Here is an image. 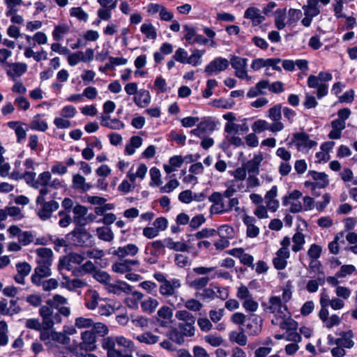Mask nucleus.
<instances>
[{
    "instance_id": "17",
    "label": "nucleus",
    "mask_w": 357,
    "mask_h": 357,
    "mask_svg": "<svg viewBox=\"0 0 357 357\" xmlns=\"http://www.w3.org/2000/svg\"><path fill=\"white\" fill-rule=\"evenodd\" d=\"M17 273L15 275V281L21 284H24V278L27 276L31 270V266L27 262H20L16 264Z\"/></svg>"
},
{
    "instance_id": "49",
    "label": "nucleus",
    "mask_w": 357,
    "mask_h": 357,
    "mask_svg": "<svg viewBox=\"0 0 357 357\" xmlns=\"http://www.w3.org/2000/svg\"><path fill=\"white\" fill-rule=\"evenodd\" d=\"M4 3L7 7L6 15L9 17L11 14H15V10H17L16 7L22 5L23 0H4Z\"/></svg>"
},
{
    "instance_id": "29",
    "label": "nucleus",
    "mask_w": 357,
    "mask_h": 357,
    "mask_svg": "<svg viewBox=\"0 0 357 357\" xmlns=\"http://www.w3.org/2000/svg\"><path fill=\"white\" fill-rule=\"evenodd\" d=\"M167 336L170 340L179 345L183 344L185 342V336L178 328L173 327L169 329L167 333Z\"/></svg>"
},
{
    "instance_id": "59",
    "label": "nucleus",
    "mask_w": 357,
    "mask_h": 357,
    "mask_svg": "<svg viewBox=\"0 0 357 357\" xmlns=\"http://www.w3.org/2000/svg\"><path fill=\"white\" fill-rule=\"evenodd\" d=\"M322 248L317 244H312L307 251V255L311 259H318L321 254Z\"/></svg>"
},
{
    "instance_id": "41",
    "label": "nucleus",
    "mask_w": 357,
    "mask_h": 357,
    "mask_svg": "<svg viewBox=\"0 0 357 357\" xmlns=\"http://www.w3.org/2000/svg\"><path fill=\"white\" fill-rule=\"evenodd\" d=\"M109 292L119 295L122 291L129 293L131 291V287L126 282H121V284H110L108 287Z\"/></svg>"
},
{
    "instance_id": "45",
    "label": "nucleus",
    "mask_w": 357,
    "mask_h": 357,
    "mask_svg": "<svg viewBox=\"0 0 357 357\" xmlns=\"http://www.w3.org/2000/svg\"><path fill=\"white\" fill-rule=\"evenodd\" d=\"M140 30L146 38L150 39H155L157 38V32L152 24H142Z\"/></svg>"
},
{
    "instance_id": "44",
    "label": "nucleus",
    "mask_w": 357,
    "mask_h": 357,
    "mask_svg": "<svg viewBox=\"0 0 357 357\" xmlns=\"http://www.w3.org/2000/svg\"><path fill=\"white\" fill-rule=\"evenodd\" d=\"M199 129L203 132L204 135L206 134H210L213 132L215 128V123L213 121L210 119H206L198 123Z\"/></svg>"
},
{
    "instance_id": "31",
    "label": "nucleus",
    "mask_w": 357,
    "mask_h": 357,
    "mask_svg": "<svg viewBox=\"0 0 357 357\" xmlns=\"http://www.w3.org/2000/svg\"><path fill=\"white\" fill-rule=\"evenodd\" d=\"M40 114L36 115L30 122L29 127L31 130L45 132L48 128L47 123L40 119Z\"/></svg>"
},
{
    "instance_id": "36",
    "label": "nucleus",
    "mask_w": 357,
    "mask_h": 357,
    "mask_svg": "<svg viewBox=\"0 0 357 357\" xmlns=\"http://www.w3.org/2000/svg\"><path fill=\"white\" fill-rule=\"evenodd\" d=\"M229 338L231 342H236L241 346L247 344V336L243 332L231 331L229 333Z\"/></svg>"
},
{
    "instance_id": "54",
    "label": "nucleus",
    "mask_w": 357,
    "mask_h": 357,
    "mask_svg": "<svg viewBox=\"0 0 357 357\" xmlns=\"http://www.w3.org/2000/svg\"><path fill=\"white\" fill-rule=\"evenodd\" d=\"M33 241L34 236L32 232L29 231H22L18 238L19 243L22 245H27L33 242Z\"/></svg>"
},
{
    "instance_id": "23",
    "label": "nucleus",
    "mask_w": 357,
    "mask_h": 357,
    "mask_svg": "<svg viewBox=\"0 0 357 357\" xmlns=\"http://www.w3.org/2000/svg\"><path fill=\"white\" fill-rule=\"evenodd\" d=\"M133 100L138 107H146L151 102L149 91L146 89H140L137 95L134 96Z\"/></svg>"
},
{
    "instance_id": "19",
    "label": "nucleus",
    "mask_w": 357,
    "mask_h": 357,
    "mask_svg": "<svg viewBox=\"0 0 357 357\" xmlns=\"http://www.w3.org/2000/svg\"><path fill=\"white\" fill-rule=\"evenodd\" d=\"M116 338L112 337H107L102 340V347L104 349L107 350V357H118L119 350L116 349Z\"/></svg>"
},
{
    "instance_id": "6",
    "label": "nucleus",
    "mask_w": 357,
    "mask_h": 357,
    "mask_svg": "<svg viewBox=\"0 0 357 357\" xmlns=\"http://www.w3.org/2000/svg\"><path fill=\"white\" fill-rule=\"evenodd\" d=\"M36 204L40 206L36 213L42 220L50 219L52 215V213L59 208V204L54 200L43 201Z\"/></svg>"
},
{
    "instance_id": "13",
    "label": "nucleus",
    "mask_w": 357,
    "mask_h": 357,
    "mask_svg": "<svg viewBox=\"0 0 357 357\" xmlns=\"http://www.w3.org/2000/svg\"><path fill=\"white\" fill-rule=\"evenodd\" d=\"M308 175L310 176L316 182L312 184V195L318 197V194H315V190L317 188H324L329 184L328 176L324 172H318L314 170L308 172Z\"/></svg>"
},
{
    "instance_id": "34",
    "label": "nucleus",
    "mask_w": 357,
    "mask_h": 357,
    "mask_svg": "<svg viewBox=\"0 0 357 357\" xmlns=\"http://www.w3.org/2000/svg\"><path fill=\"white\" fill-rule=\"evenodd\" d=\"M165 243L169 249L174 250L175 251L185 252L187 251L188 248V245L185 243L181 241L174 242L169 238H165Z\"/></svg>"
},
{
    "instance_id": "4",
    "label": "nucleus",
    "mask_w": 357,
    "mask_h": 357,
    "mask_svg": "<svg viewBox=\"0 0 357 357\" xmlns=\"http://www.w3.org/2000/svg\"><path fill=\"white\" fill-rule=\"evenodd\" d=\"M75 245L78 246L90 247L94 244L92 235L85 229L76 228L68 234Z\"/></svg>"
},
{
    "instance_id": "38",
    "label": "nucleus",
    "mask_w": 357,
    "mask_h": 357,
    "mask_svg": "<svg viewBox=\"0 0 357 357\" xmlns=\"http://www.w3.org/2000/svg\"><path fill=\"white\" fill-rule=\"evenodd\" d=\"M70 31V27L68 25L66 24H59L55 26L52 36L54 40H61L63 36L68 33Z\"/></svg>"
},
{
    "instance_id": "48",
    "label": "nucleus",
    "mask_w": 357,
    "mask_h": 357,
    "mask_svg": "<svg viewBox=\"0 0 357 357\" xmlns=\"http://www.w3.org/2000/svg\"><path fill=\"white\" fill-rule=\"evenodd\" d=\"M217 234L220 237H225L227 239L231 240L234 238V231L233 227L225 225L218 228Z\"/></svg>"
},
{
    "instance_id": "16",
    "label": "nucleus",
    "mask_w": 357,
    "mask_h": 357,
    "mask_svg": "<svg viewBox=\"0 0 357 357\" xmlns=\"http://www.w3.org/2000/svg\"><path fill=\"white\" fill-rule=\"evenodd\" d=\"M243 222L246 226V235L249 238H255L259 234V228L255 225L256 219L248 215H245L243 218Z\"/></svg>"
},
{
    "instance_id": "11",
    "label": "nucleus",
    "mask_w": 357,
    "mask_h": 357,
    "mask_svg": "<svg viewBox=\"0 0 357 357\" xmlns=\"http://www.w3.org/2000/svg\"><path fill=\"white\" fill-rule=\"evenodd\" d=\"M229 61L227 59L217 57L205 67L204 71L208 75L218 74L226 70L229 67Z\"/></svg>"
},
{
    "instance_id": "61",
    "label": "nucleus",
    "mask_w": 357,
    "mask_h": 357,
    "mask_svg": "<svg viewBox=\"0 0 357 357\" xmlns=\"http://www.w3.org/2000/svg\"><path fill=\"white\" fill-rule=\"evenodd\" d=\"M173 58L176 61L185 64V63H187V61L188 59V54L185 50H184L183 48L179 47L175 52V53L173 56Z\"/></svg>"
},
{
    "instance_id": "52",
    "label": "nucleus",
    "mask_w": 357,
    "mask_h": 357,
    "mask_svg": "<svg viewBox=\"0 0 357 357\" xmlns=\"http://www.w3.org/2000/svg\"><path fill=\"white\" fill-rule=\"evenodd\" d=\"M80 61L86 62V59L82 52L72 53L68 57V63L71 66L77 65Z\"/></svg>"
},
{
    "instance_id": "46",
    "label": "nucleus",
    "mask_w": 357,
    "mask_h": 357,
    "mask_svg": "<svg viewBox=\"0 0 357 357\" xmlns=\"http://www.w3.org/2000/svg\"><path fill=\"white\" fill-rule=\"evenodd\" d=\"M100 299L99 294L96 291H93L89 294L86 306L89 310H94L98 307Z\"/></svg>"
},
{
    "instance_id": "12",
    "label": "nucleus",
    "mask_w": 357,
    "mask_h": 357,
    "mask_svg": "<svg viewBox=\"0 0 357 357\" xmlns=\"http://www.w3.org/2000/svg\"><path fill=\"white\" fill-rule=\"evenodd\" d=\"M114 262L112 270L116 273L124 274L132 271L133 266H138L139 261L137 259H123Z\"/></svg>"
},
{
    "instance_id": "7",
    "label": "nucleus",
    "mask_w": 357,
    "mask_h": 357,
    "mask_svg": "<svg viewBox=\"0 0 357 357\" xmlns=\"http://www.w3.org/2000/svg\"><path fill=\"white\" fill-rule=\"evenodd\" d=\"M248 59L242 58L237 56H232L230 59L231 67L235 70V75L241 79H248V75L247 73Z\"/></svg>"
},
{
    "instance_id": "39",
    "label": "nucleus",
    "mask_w": 357,
    "mask_h": 357,
    "mask_svg": "<svg viewBox=\"0 0 357 357\" xmlns=\"http://www.w3.org/2000/svg\"><path fill=\"white\" fill-rule=\"evenodd\" d=\"M211 278L208 276L196 278L189 282V286L196 290H200L205 288Z\"/></svg>"
},
{
    "instance_id": "56",
    "label": "nucleus",
    "mask_w": 357,
    "mask_h": 357,
    "mask_svg": "<svg viewBox=\"0 0 357 357\" xmlns=\"http://www.w3.org/2000/svg\"><path fill=\"white\" fill-rule=\"evenodd\" d=\"M91 331H93L94 335L97 334L100 337H103L108 333L109 330L105 324L98 322L96 324L93 323V328Z\"/></svg>"
},
{
    "instance_id": "3",
    "label": "nucleus",
    "mask_w": 357,
    "mask_h": 357,
    "mask_svg": "<svg viewBox=\"0 0 357 357\" xmlns=\"http://www.w3.org/2000/svg\"><path fill=\"white\" fill-rule=\"evenodd\" d=\"M261 306L266 313L274 314L275 317H284L288 316L289 310L285 304L282 303L279 296H271L267 302H263Z\"/></svg>"
},
{
    "instance_id": "30",
    "label": "nucleus",
    "mask_w": 357,
    "mask_h": 357,
    "mask_svg": "<svg viewBox=\"0 0 357 357\" xmlns=\"http://www.w3.org/2000/svg\"><path fill=\"white\" fill-rule=\"evenodd\" d=\"M175 317L178 320L182 321L181 324H195L196 321L195 317L185 310L177 311Z\"/></svg>"
},
{
    "instance_id": "50",
    "label": "nucleus",
    "mask_w": 357,
    "mask_h": 357,
    "mask_svg": "<svg viewBox=\"0 0 357 357\" xmlns=\"http://www.w3.org/2000/svg\"><path fill=\"white\" fill-rule=\"evenodd\" d=\"M8 325L6 321H0V346H5L8 344Z\"/></svg>"
},
{
    "instance_id": "64",
    "label": "nucleus",
    "mask_w": 357,
    "mask_h": 357,
    "mask_svg": "<svg viewBox=\"0 0 357 357\" xmlns=\"http://www.w3.org/2000/svg\"><path fill=\"white\" fill-rule=\"evenodd\" d=\"M205 341L213 347H218L223 342V339L221 336L210 334L204 337Z\"/></svg>"
},
{
    "instance_id": "8",
    "label": "nucleus",
    "mask_w": 357,
    "mask_h": 357,
    "mask_svg": "<svg viewBox=\"0 0 357 357\" xmlns=\"http://www.w3.org/2000/svg\"><path fill=\"white\" fill-rule=\"evenodd\" d=\"M139 252V248L132 243H129L124 246H120L117 248H112L109 253L119 259H126L127 257H134Z\"/></svg>"
},
{
    "instance_id": "27",
    "label": "nucleus",
    "mask_w": 357,
    "mask_h": 357,
    "mask_svg": "<svg viewBox=\"0 0 357 357\" xmlns=\"http://www.w3.org/2000/svg\"><path fill=\"white\" fill-rule=\"evenodd\" d=\"M159 305V302L155 298L149 297L146 299L142 301L141 307L143 312L151 314L153 313Z\"/></svg>"
},
{
    "instance_id": "40",
    "label": "nucleus",
    "mask_w": 357,
    "mask_h": 357,
    "mask_svg": "<svg viewBox=\"0 0 357 357\" xmlns=\"http://www.w3.org/2000/svg\"><path fill=\"white\" fill-rule=\"evenodd\" d=\"M204 50L195 49L192 50V54L188 56L187 63L197 66L201 63V59L204 54Z\"/></svg>"
},
{
    "instance_id": "53",
    "label": "nucleus",
    "mask_w": 357,
    "mask_h": 357,
    "mask_svg": "<svg viewBox=\"0 0 357 357\" xmlns=\"http://www.w3.org/2000/svg\"><path fill=\"white\" fill-rule=\"evenodd\" d=\"M71 16L75 17L79 20L86 22L89 18L88 14L81 7H74L70 10Z\"/></svg>"
},
{
    "instance_id": "47",
    "label": "nucleus",
    "mask_w": 357,
    "mask_h": 357,
    "mask_svg": "<svg viewBox=\"0 0 357 357\" xmlns=\"http://www.w3.org/2000/svg\"><path fill=\"white\" fill-rule=\"evenodd\" d=\"M6 211L7 212L8 216L11 217L13 220H20L24 218L22 210L18 206H6Z\"/></svg>"
},
{
    "instance_id": "26",
    "label": "nucleus",
    "mask_w": 357,
    "mask_h": 357,
    "mask_svg": "<svg viewBox=\"0 0 357 357\" xmlns=\"http://www.w3.org/2000/svg\"><path fill=\"white\" fill-rule=\"evenodd\" d=\"M261 161V158L258 155H255L252 160H249L245 165V169L248 175L250 174H259V165Z\"/></svg>"
},
{
    "instance_id": "51",
    "label": "nucleus",
    "mask_w": 357,
    "mask_h": 357,
    "mask_svg": "<svg viewBox=\"0 0 357 357\" xmlns=\"http://www.w3.org/2000/svg\"><path fill=\"white\" fill-rule=\"evenodd\" d=\"M178 328L185 337H192L195 335V324H178Z\"/></svg>"
},
{
    "instance_id": "20",
    "label": "nucleus",
    "mask_w": 357,
    "mask_h": 357,
    "mask_svg": "<svg viewBox=\"0 0 357 357\" xmlns=\"http://www.w3.org/2000/svg\"><path fill=\"white\" fill-rule=\"evenodd\" d=\"M63 280L61 281V285L62 287H65L70 291H74L76 289L82 288L87 285V283L80 279L75 278L70 279L68 277H63Z\"/></svg>"
},
{
    "instance_id": "32",
    "label": "nucleus",
    "mask_w": 357,
    "mask_h": 357,
    "mask_svg": "<svg viewBox=\"0 0 357 357\" xmlns=\"http://www.w3.org/2000/svg\"><path fill=\"white\" fill-rule=\"evenodd\" d=\"M280 318L281 324H280V327L282 329H285L287 331H296L298 323L291 318L289 312L288 316Z\"/></svg>"
},
{
    "instance_id": "28",
    "label": "nucleus",
    "mask_w": 357,
    "mask_h": 357,
    "mask_svg": "<svg viewBox=\"0 0 357 357\" xmlns=\"http://www.w3.org/2000/svg\"><path fill=\"white\" fill-rule=\"evenodd\" d=\"M98 238L103 241L111 242L114 238L112 229L108 227H100L96 229Z\"/></svg>"
},
{
    "instance_id": "37",
    "label": "nucleus",
    "mask_w": 357,
    "mask_h": 357,
    "mask_svg": "<svg viewBox=\"0 0 357 357\" xmlns=\"http://www.w3.org/2000/svg\"><path fill=\"white\" fill-rule=\"evenodd\" d=\"M294 245L292 246V250L295 252H298L303 249V246L305 242V236L299 231H297L292 238Z\"/></svg>"
},
{
    "instance_id": "60",
    "label": "nucleus",
    "mask_w": 357,
    "mask_h": 357,
    "mask_svg": "<svg viewBox=\"0 0 357 357\" xmlns=\"http://www.w3.org/2000/svg\"><path fill=\"white\" fill-rule=\"evenodd\" d=\"M303 13L301 10L290 8L288 11L289 19L287 23L292 24L298 22L302 17Z\"/></svg>"
},
{
    "instance_id": "55",
    "label": "nucleus",
    "mask_w": 357,
    "mask_h": 357,
    "mask_svg": "<svg viewBox=\"0 0 357 357\" xmlns=\"http://www.w3.org/2000/svg\"><path fill=\"white\" fill-rule=\"evenodd\" d=\"M281 110H282L281 105H280V104L276 105L268 109V116L272 121L280 120L282 118Z\"/></svg>"
},
{
    "instance_id": "58",
    "label": "nucleus",
    "mask_w": 357,
    "mask_h": 357,
    "mask_svg": "<svg viewBox=\"0 0 357 357\" xmlns=\"http://www.w3.org/2000/svg\"><path fill=\"white\" fill-rule=\"evenodd\" d=\"M93 277L98 282L102 284H108L111 280V278L107 272L100 270L96 271L93 273Z\"/></svg>"
},
{
    "instance_id": "14",
    "label": "nucleus",
    "mask_w": 357,
    "mask_h": 357,
    "mask_svg": "<svg viewBox=\"0 0 357 357\" xmlns=\"http://www.w3.org/2000/svg\"><path fill=\"white\" fill-rule=\"evenodd\" d=\"M82 342L79 344L80 348L86 351H93L96 348V339L93 331H85L81 334Z\"/></svg>"
},
{
    "instance_id": "18",
    "label": "nucleus",
    "mask_w": 357,
    "mask_h": 357,
    "mask_svg": "<svg viewBox=\"0 0 357 357\" xmlns=\"http://www.w3.org/2000/svg\"><path fill=\"white\" fill-rule=\"evenodd\" d=\"M71 188L76 190L87 192L92 188V185L86 182V178L83 176L77 174L73 176Z\"/></svg>"
},
{
    "instance_id": "22",
    "label": "nucleus",
    "mask_w": 357,
    "mask_h": 357,
    "mask_svg": "<svg viewBox=\"0 0 357 357\" xmlns=\"http://www.w3.org/2000/svg\"><path fill=\"white\" fill-rule=\"evenodd\" d=\"M353 332L348 331L347 332H342L340 334V337L335 340V344L337 346H340L343 348L350 349L353 347L354 342L352 340Z\"/></svg>"
},
{
    "instance_id": "5",
    "label": "nucleus",
    "mask_w": 357,
    "mask_h": 357,
    "mask_svg": "<svg viewBox=\"0 0 357 357\" xmlns=\"http://www.w3.org/2000/svg\"><path fill=\"white\" fill-rule=\"evenodd\" d=\"M291 142L301 151H308L317 144L315 141L310 139L309 135L305 132L294 133Z\"/></svg>"
},
{
    "instance_id": "15",
    "label": "nucleus",
    "mask_w": 357,
    "mask_h": 357,
    "mask_svg": "<svg viewBox=\"0 0 357 357\" xmlns=\"http://www.w3.org/2000/svg\"><path fill=\"white\" fill-rule=\"evenodd\" d=\"M38 264L52 266L53 261V252L50 248H39L36 250Z\"/></svg>"
},
{
    "instance_id": "1",
    "label": "nucleus",
    "mask_w": 357,
    "mask_h": 357,
    "mask_svg": "<svg viewBox=\"0 0 357 357\" xmlns=\"http://www.w3.org/2000/svg\"><path fill=\"white\" fill-rule=\"evenodd\" d=\"M153 278L160 283L159 292L161 296L165 298H168L170 296L176 297L177 290L181 287L179 279L172 278L167 280L165 275L160 272L155 273Z\"/></svg>"
},
{
    "instance_id": "62",
    "label": "nucleus",
    "mask_w": 357,
    "mask_h": 357,
    "mask_svg": "<svg viewBox=\"0 0 357 357\" xmlns=\"http://www.w3.org/2000/svg\"><path fill=\"white\" fill-rule=\"evenodd\" d=\"M52 341L62 344H68L70 339L64 333L52 331Z\"/></svg>"
},
{
    "instance_id": "63",
    "label": "nucleus",
    "mask_w": 357,
    "mask_h": 357,
    "mask_svg": "<svg viewBox=\"0 0 357 357\" xmlns=\"http://www.w3.org/2000/svg\"><path fill=\"white\" fill-rule=\"evenodd\" d=\"M269 123L265 120L259 119L256 121L252 126V129L255 132H261L268 130Z\"/></svg>"
},
{
    "instance_id": "2",
    "label": "nucleus",
    "mask_w": 357,
    "mask_h": 357,
    "mask_svg": "<svg viewBox=\"0 0 357 357\" xmlns=\"http://www.w3.org/2000/svg\"><path fill=\"white\" fill-rule=\"evenodd\" d=\"M39 314L43 318L42 324L43 329L49 330L54 324H60L62 321L59 312L52 307L51 301H48L47 305L40 307Z\"/></svg>"
},
{
    "instance_id": "10",
    "label": "nucleus",
    "mask_w": 357,
    "mask_h": 357,
    "mask_svg": "<svg viewBox=\"0 0 357 357\" xmlns=\"http://www.w3.org/2000/svg\"><path fill=\"white\" fill-rule=\"evenodd\" d=\"M17 300L18 298L10 301L3 298L0 299V314L12 316L18 314L21 308L17 304Z\"/></svg>"
},
{
    "instance_id": "24",
    "label": "nucleus",
    "mask_w": 357,
    "mask_h": 357,
    "mask_svg": "<svg viewBox=\"0 0 357 357\" xmlns=\"http://www.w3.org/2000/svg\"><path fill=\"white\" fill-rule=\"evenodd\" d=\"M11 68L7 71V75L10 77H20L27 70V65L24 63H7Z\"/></svg>"
},
{
    "instance_id": "43",
    "label": "nucleus",
    "mask_w": 357,
    "mask_h": 357,
    "mask_svg": "<svg viewBox=\"0 0 357 357\" xmlns=\"http://www.w3.org/2000/svg\"><path fill=\"white\" fill-rule=\"evenodd\" d=\"M52 176L50 172H44L38 175L35 183L36 189L39 188L40 186L50 185Z\"/></svg>"
},
{
    "instance_id": "42",
    "label": "nucleus",
    "mask_w": 357,
    "mask_h": 357,
    "mask_svg": "<svg viewBox=\"0 0 357 357\" xmlns=\"http://www.w3.org/2000/svg\"><path fill=\"white\" fill-rule=\"evenodd\" d=\"M115 338L116 343L119 347H122L123 348L127 349L130 352H132L135 350V344L132 340L127 339L126 337L122 335L116 336L115 337Z\"/></svg>"
},
{
    "instance_id": "25",
    "label": "nucleus",
    "mask_w": 357,
    "mask_h": 357,
    "mask_svg": "<svg viewBox=\"0 0 357 357\" xmlns=\"http://www.w3.org/2000/svg\"><path fill=\"white\" fill-rule=\"evenodd\" d=\"M303 10L304 11L305 17L301 20V24L304 26L308 27L311 25L312 19L320 13V8H313L303 6Z\"/></svg>"
},
{
    "instance_id": "9",
    "label": "nucleus",
    "mask_w": 357,
    "mask_h": 357,
    "mask_svg": "<svg viewBox=\"0 0 357 357\" xmlns=\"http://www.w3.org/2000/svg\"><path fill=\"white\" fill-rule=\"evenodd\" d=\"M183 30L185 31L184 38L190 45H206L208 40L203 36L197 34L196 29L188 24L183 25Z\"/></svg>"
},
{
    "instance_id": "33",
    "label": "nucleus",
    "mask_w": 357,
    "mask_h": 357,
    "mask_svg": "<svg viewBox=\"0 0 357 357\" xmlns=\"http://www.w3.org/2000/svg\"><path fill=\"white\" fill-rule=\"evenodd\" d=\"M142 139L139 136H132L130 138V144H127L125 149V151L128 155H132L135 149L139 148L142 146Z\"/></svg>"
},
{
    "instance_id": "21",
    "label": "nucleus",
    "mask_w": 357,
    "mask_h": 357,
    "mask_svg": "<svg viewBox=\"0 0 357 357\" xmlns=\"http://www.w3.org/2000/svg\"><path fill=\"white\" fill-rule=\"evenodd\" d=\"M244 17L251 20L254 25H258L264 20V17L261 15L259 8L249 7L244 13Z\"/></svg>"
},
{
    "instance_id": "57",
    "label": "nucleus",
    "mask_w": 357,
    "mask_h": 357,
    "mask_svg": "<svg viewBox=\"0 0 357 357\" xmlns=\"http://www.w3.org/2000/svg\"><path fill=\"white\" fill-rule=\"evenodd\" d=\"M344 235L343 233L340 232L337 234L334 240L329 243L328 249L331 253L333 255H337L339 252V243L338 241L342 238H343Z\"/></svg>"
},
{
    "instance_id": "35",
    "label": "nucleus",
    "mask_w": 357,
    "mask_h": 357,
    "mask_svg": "<svg viewBox=\"0 0 357 357\" xmlns=\"http://www.w3.org/2000/svg\"><path fill=\"white\" fill-rule=\"evenodd\" d=\"M136 339L142 343H145L147 344H153L158 342L159 337L153 335L150 332L144 333L141 335H139L136 337Z\"/></svg>"
}]
</instances>
